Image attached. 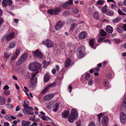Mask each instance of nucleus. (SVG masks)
<instances>
[{
    "instance_id": "obj_14",
    "label": "nucleus",
    "mask_w": 126,
    "mask_h": 126,
    "mask_svg": "<svg viewBox=\"0 0 126 126\" xmlns=\"http://www.w3.org/2000/svg\"><path fill=\"white\" fill-rule=\"evenodd\" d=\"M54 97V95L52 94L46 95L44 97V100L46 101L51 99Z\"/></svg>"
},
{
    "instance_id": "obj_48",
    "label": "nucleus",
    "mask_w": 126,
    "mask_h": 126,
    "mask_svg": "<svg viewBox=\"0 0 126 126\" xmlns=\"http://www.w3.org/2000/svg\"><path fill=\"white\" fill-rule=\"evenodd\" d=\"M5 118L8 120H10L11 118L10 116L9 115H6L4 116Z\"/></svg>"
},
{
    "instance_id": "obj_56",
    "label": "nucleus",
    "mask_w": 126,
    "mask_h": 126,
    "mask_svg": "<svg viewBox=\"0 0 126 126\" xmlns=\"http://www.w3.org/2000/svg\"><path fill=\"white\" fill-rule=\"evenodd\" d=\"M7 35H5L3 36L1 38V41H3L5 39H6V38Z\"/></svg>"
},
{
    "instance_id": "obj_3",
    "label": "nucleus",
    "mask_w": 126,
    "mask_h": 126,
    "mask_svg": "<svg viewBox=\"0 0 126 126\" xmlns=\"http://www.w3.org/2000/svg\"><path fill=\"white\" fill-rule=\"evenodd\" d=\"M120 121L121 123L124 124L126 123V113L121 112L120 114Z\"/></svg>"
},
{
    "instance_id": "obj_44",
    "label": "nucleus",
    "mask_w": 126,
    "mask_h": 126,
    "mask_svg": "<svg viewBox=\"0 0 126 126\" xmlns=\"http://www.w3.org/2000/svg\"><path fill=\"white\" fill-rule=\"evenodd\" d=\"M4 94L6 95H8L10 93V92L8 90H6L4 92Z\"/></svg>"
},
{
    "instance_id": "obj_39",
    "label": "nucleus",
    "mask_w": 126,
    "mask_h": 126,
    "mask_svg": "<svg viewBox=\"0 0 126 126\" xmlns=\"http://www.w3.org/2000/svg\"><path fill=\"white\" fill-rule=\"evenodd\" d=\"M104 3V1L99 0H98L97 2V4L98 5H102Z\"/></svg>"
},
{
    "instance_id": "obj_18",
    "label": "nucleus",
    "mask_w": 126,
    "mask_h": 126,
    "mask_svg": "<svg viewBox=\"0 0 126 126\" xmlns=\"http://www.w3.org/2000/svg\"><path fill=\"white\" fill-rule=\"evenodd\" d=\"M69 111L67 110H65L63 112L62 114V117L67 118L68 116Z\"/></svg>"
},
{
    "instance_id": "obj_29",
    "label": "nucleus",
    "mask_w": 126,
    "mask_h": 126,
    "mask_svg": "<svg viewBox=\"0 0 126 126\" xmlns=\"http://www.w3.org/2000/svg\"><path fill=\"white\" fill-rule=\"evenodd\" d=\"M95 39H92L89 41V44L91 47H92L94 45Z\"/></svg>"
},
{
    "instance_id": "obj_54",
    "label": "nucleus",
    "mask_w": 126,
    "mask_h": 126,
    "mask_svg": "<svg viewBox=\"0 0 126 126\" xmlns=\"http://www.w3.org/2000/svg\"><path fill=\"white\" fill-rule=\"evenodd\" d=\"M105 39L104 37H101L99 38L98 40V42H100L102 41Z\"/></svg>"
},
{
    "instance_id": "obj_31",
    "label": "nucleus",
    "mask_w": 126,
    "mask_h": 126,
    "mask_svg": "<svg viewBox=\"0 0 126 126\" xmlns=\"http://www.w3.org/2000/svg\"><path fill=\"white\" fill-rule=\"evenodd\" d=\"M100 34L101 36H105L107 35V33L101 29L100 31Z\"/></svg>"
},
{
    "instance_id": "obj_19",
    "label": "nucleus",
    "mask_w": 126,
    "mask_h": 126,
    "mask_svg": "<svg viewBox=\"0 0 126 126\" xmlns=\"http://www.w3.org/2000/svg\"><path fill=\"white\" fill-rule=\"evenodd\" d=\"M106 30L107 32L111 33L113 32V28L111 26L108 25L107 26Z\"/></svg>"
},
{
    "instance_id": "obj_24",
    "label": "nucleus",
    "mask_w": 126,
    "mask_h": 126,
    "mask_svg": "<svg viewBox=\"0 0 126 126\" xmlns=\"http://www.w3.org/2000/svg\"><path fill=\"white\" fill-rule=\"evenodd\" d=\"M106 14L108 15L111 16L114 15V13L111 10H107Z\"/></svg>"
},
{
    "instance_id": "obj_13",
    "label": "nucleus",
    "mask_w": 126,
    "mask_h": 126,
    "mask_svg": "<svg viewBox=\"0 0 126 126\" xmlns=\"http://www.w3.org/2000/svg\"><path fill=\"white\" fill-rule=\"evenodd\" d=\"M21 124L22 126H29L31 122L29 121L22 120L21 121Z\"/></svg>"
},
{
    "instance_id": "obj_52",
    "label": "nucleus",
    "mask_w": 126,
    "mask_h": 126,
    "mask_svg": "<svg viewBox=\"0 0 126 126\" xmlns=\"http://www.w3.org/2000/svg\"><path fill=\"white\" fill-rule=\"evenodd\" d=\"M68 5L66 2L63 3L62 5V6L63 8H66L67 6Z\"/></svg>"
},
{
    "instance_id": "obj_26",
    "label": "nucleus",
    "mask_w": 126,
    "mask_h": 126,
    "mask_svg": "<svg viewBox=\"0 0 126 126\" xmlns=\"http://www.w3.org/2000/svg\"><path fill=\"white\" fill-rule=\"evenodd\" d=\"M121 20V17H118L113 19L112 21L114 23H116L119 21Z\"/></svg>"
},
{
    "instance_id": "obj_5",
    "label": "nucleus",
    "mask_w": 126,
    "mask_h": 126,
    "mask_svg": "<svg viewBox=\"0 0 126 126\" xmlns=\"http://www.w3.org/2000/svg\"><path fill=\"white\" fill-rule=\"evenodd\" d=\"M61 11L59 8H57L55 10H49L47 11V12L52 15H56Z\"/></svg>"
},
{
    "instance_id": "obj_37",
    "label": "nucleus",
    "mask_w": 126,
    "mask_h": 126,
    "mask_svg": "<svg viewBox=\"0 0 126 126\" xmlns=\"http://www.w3.org/2000/svg\"><path fill=\"white\" fill-rule=\"evenodd\" d=\"M48 89L47 87H46L45 89H43L41 92V93L42 94H44L45 92H47Z\"/></svg>"
},
{
    "instance_id": "obj_25",
    "label": "nucleus",
    "mask_w": 126,
    "mask_h": 126,
    "mask_svg": "<svg viewBox=\"0 0 126 126\" xmlns=\"http://www.w3.org/2000/svg\"><path fill=\"white\" fill-rule=\"evenodd\" d=\"M15 45L16 43L14 42H13L9 44V47L10 48H13L15 47Z\"/></svg>"
},
{
    "instance_id": "obj_4",
    "label": "nucleus",
    "mask_w": 126,
    "mask_h": 126,
    "mask_svg": "<svg viewBox=\"0 0 126 126\" xmlns=\"http://www.w3.org/2000/svg\"><path fill=\"white\" fill-rule=\"evenodd\" d=\"M64 23V21H58L55 26V29L56 30H59L63 26Z\"/></svg>"
},
{
    "instance_id": "obj_59",
    "label": "nucleus",
    "mask_w": 126,
    "mask_h": 126,
    "mask_svg": "<svg viewBox=\"0 0 126 126\" xmlns=\"http://www.w3.org/2000/svg\"><path fill=\"white\" fill-rule=\"evenodd\" d=\"M90 80V81L88 83V85H91L93 84V82L92 79Z\"/></svg>"
},
{
    "instance_id": "obj_55",
    "label": "nucleus",
    "mask_w": 126,
    "mask_h": 126,
    "mask_svg": "<svg viewBox=\"0 0 126 126\" xmlns=\"http://www.w3.org/2000/svg\"><path fill=\"white\" fill-rule=\"evenodd\" d=\"M103 42H104L106 43L109 44H110L111 43V41L108 39H106L104 40Z\"/></svg>"
},
{
    "instance_id": "obj_62",
    "label": "nucleus",
    "mask_w": 126,
    "mask_h": 126,
    "mask_svg": "<svg viewBox=\"0 0 126 126\" xmlns=\"http://www.w3.org/2000/svg\"><path fill=\"white\" fill-rule=\"evenodd\" d=\"M31 80L33 81L34 83H35L37 81V78L36 77L35 78H34L32 80Z\"/></svg>"
},
{
    "instance_id": "obj_27",
    "label": "nucleus",
    "mask_w": 126,
    "mask_h": 126,
    "mask_svg": "<svg viewBox=\"0 0 126 126\" xmlns=\"http://www.w3.org/2000/svg\"><path fill=\"white\" fill-rule=\"evenodd\" d=\"M50 62L49 61L46 62V61H44L43 62L44 64V68H46L47 66L50 64Z\"/></svg>"
},
{
    "instance_id": "obj_30",
    "label": "nucleus",
    "mask_w": 126,
    "mask_h": 126,
    "mask_svg": "<svg viewBox=\"0 0 126 126\" xmlns=\"http://www.w3.org/2000/svg\"><path fill=\"white\" fill-rule=\"evenodd\" d=\"M93 17L96 19H97L99 17V14L97 12H95L94 13Z\"/></svg>"
},
{
    "instance_id": "obj_2",
    "label": "nucleus",
    "mask_w": 126,
    "mask_h": 126,
    "mask_svg": "<svg viewBox=\"0 0 126 126\" xmlns=\"http://www.w3.org/2000/svg\"><path fill=\"white\" fill-rule=\"evenodd\" d=\"M28 57V55L27 53H24L22 55L18 60L17 62V64L19 65L23 63L26 61Z\"/></svg>"
},
{
    "instance_id": "obj_50",
    "label": "nucleus",
    "mask_w": 126,
    "mask_h": 126,
    "mask_svg": "<svg viewBox=\"0 0 126 126\" xmlns=\"http://www.w3.org/2000/svg\"><path fill=\"white\" fill-rule=\"evenodd\" d=\"M117 31L119 33H121L123 32L122 30L119 28H117L116 29Z\"/></svg>"
},
{
    "instance_id": "obj_33",
    "label": "nucleus",
    "mask_w": 126,
    "mask_h": 126,
    "mask_svg": "<svg viewBox=\"0 0 126 126\" xmlns=\"http://www.w3.org/2000/svg\"><path fill=\"white\" fill-rule=\"evenodd\" d=\"M85 78L86 80H89L92 79L91 77L90 76L89 74H87L85 75Z\"/></svg>"
},
{
    "instance_id": "obj_22",
    "label": "nucleus",
    "mask_w": 126,
    "mask_h": 126,
    "mask_svg": "<svg viewBox=\"0 0 126 126\" xmlns=\"http://www.w3.org/2000/svg\"><path fill=\"white\" fill-rule=\"evenodd\" d=\"M29 104V103L28 101L27 100H25L24 101V104H23V106L25 108L28 107V105Z\"/></svg>"
},
{
    "instance_id": "obj_9",
    "label": "nucleus",
    "mask_w": 126,
    "mask_h": 126,
    "mask_svg": "<svg viewBox=\"0 0 126 126\" xmlns=\"http://www.w3.org/2000/svg\"><path fill=\"white\" fill-rule=\"evenodd\" d=\"M15 33L14 32L10 33L7 35L6 40L8 41H10L13 39L14 37Z\"/></svg>"
},
{
    "instance_id": "obj_16",
    "label": "nucleus",
    "mask_w": 126,
    "mask_h": 126,
    "mask_svg": "<svg viewBox=\"0 0 126 126\" xmlns=\"http://www.w3.org/2000/svg\"><path fill=\"white\" fill-rule=\"evenodd\" d=\"M71 62V59L69 58H67L66 60L65 63V67L66 68L68 67L70 65Z\"/></svg>"
},
{
    "instance_id": "obj_35",
    "label": "nucleus",
    "mask_w": 126,
    "mask_h": 126,
    "mask_svg": "<svg viewBox=\"0 0 126 126\" xmlns=\"http://www.w3.org/2000/svg\"><path fill=\"white\" fill-rule=\"evenodd\" d=\"M63 15L65 16H68L70 14V13L68 11H64L63 14Z\"/></svg>"
},
{
    "instance_id": "obj_7",
    "label": "nucleus",
    "mask_w": 126,
    "mask_h": 126,
    "mask_svg": "<svg viewBox=\"0 0 126 126\" xmlns=\"http://www.w3.org/2000/svg\"><path fill=\"white\" fill-rule=\"evenodd\" d=\"M109 121L108 117L106 116H104L102 119L101 124L103 126H107L108 125Z\"/></svg>"
},
{
    "instance_id": "obj_6",
    "label": "nucleus",
    "mask_w": 126,
    "mask_h": 126,
    "mask_svg": "<svg viewBox=\"0 0 126 126\" xmlns=\"http://www.w3.org/2000/svg\"><path fill=\"white\" fill-rule=\"evenodd\" d=\"M43 44L45 45L48 48L52 47L54 46V44L49 40H47L43 42Z\"/></svg>"
},
{
    "instance_id": "obj_60",
    "label": "nucleus",
    "mask_w": 126,
    "mask_h": 126,
    "mask_svg": "<svg viewBox=\"0 0 126 126\" xmlns=\"http://www.w3.org/2000/svg\"><path fill=\"white\" fill-rule=\"evenodd\" d=\"M7 3L8 5L10 6L12 5V1L11 0H9L8 2L7 1Z\"/></svg>"
},
{
    "instance_id": "obj_15",
    "label": "nucleus",
    "mask_w": 126,
    "mask_h": 126,
    "mask_svg": "<svg viewBox=\"0 0 126 126\" xmlns=\"http://www.w3.org/2000/svg\"><path fill=\"white\" fill-rule=\"evenodd\" d=\"M71 112L72 115L73 116L75 117L76 118H77L78 117V114L77 111L75 109H72Z\"/></svg>"
},
{
    "instance_id": "obj_40",
    "label": "nucleus",
    "mask_w": 126,
    "mask_h": 126,
    "mask_svg": "<svg viewBox=\"0 0 126 126\" xmlns=\"http://www.w3.org/2000/svg\"><path fill=\"white\" fill-rule=\"evenodd\" d=\"M37 73L36 72H34L32 73L31 75V80H32L35 77L36 75L37 74Z\"/></svg>"
},
{
    "instance_id": "obj_45",
    "label": "nucleus",
    "mask_w": 126,
    "mask_h": 126,
    "mask_svg": "<svg viewBox=\"0 0 126 126\" xmlns=\"http://www.w3.org/2000/svg\"><path fill=\"white\" fill-rule=\"evenodd\" d=\"M25 111L29 115H33L34 114L33 112L31 111V112H30V111L28 110H26Z\"/></svg>"
},
{
    "instance_id": "obj_17",
    "label": "nucleus",
    "mask_w": 126,
    "mask_h": 126,
    "mask_svg": "<svg viewBox=\"0 0 126 126\" xmlns=\"http://www.w3.org/2000/svg\"><path fill=\"white\" fill-rule=\"evenodd\" d=\"M75 117L72 115H70L68 119V121L70 123H73L75 120L77 118H76Z\"/></svg>"
},
{
    "instance_id": "obj_21",
    "label": "nucleus",
    "mask_w": 126,
    "mask_h": 126,
    "mask_svg": "<svg viewBox=\"0 0 126 126\" xmlns=\"http://www.w3.org/2000/svg\"><path fill=\"white\" fill-rule=\"evenodd\" d=\"M50 79V76L48 74H46L44 77V80L45 82H46L48 81Z\"/></svg>"
},
{
    "instance_id": "obj_51",
    "label": "nucleus",
    "mask_w": 126,
    "mask_h": 126,
    "mask_svg": "<svg viewBox=\"0 0 126 126\" xmlns=\"http://www.w3.org/2000/svg\"><path fill=\"white\" fill-rule=\"evenodd\" d=\"M55 85V83H52L49 84L47 87H48V88L49 89V87H52L54 86Z\"/></svg>"
},
{
    "instance_id": "obj_8",
    "label": "nucleus",
    "mask_w": 126,
    "mask_h": 126,
    "mask_svg": "<svg viewBox=\"0 0 126 126\" xmlns=\"http://www.w3.org/2000/svg\"><path fill=\"white\" fill-rule=\"evenodd\" d=\"M32 53L34 56L37 58H41L42 56V54L38 49L36 50Z\"/></svg>"
},
{
    "instance_id": "obj_61",
    "label": "nucleus",
    "mask_w": 126,
    "mask_h": 126,
    "mask_svg": "<svg viewBox=\"0 0 126 126\" xmlns=\"http://www.w3.org/2000/svg\"><path fill=\"white\" fill-rule=\"evenodd\" d=\"M9 88V87L8 85L5 86L3 88L4 89L6 90H7Z\"/></svg>"
},
{
    "instance_id": "obj_32",
    "label": "nucleus",
    "mask_w": 126,
    "mask_h": 126,
    "mask_svg": "<svg viewBox=\"0 0 126 126\" xmlns=\"http://www.w3.org/2000/svg\"><path fill=\"white\" fill-rule=\"evenodd\" d=\"M7 0H3L2 2V6L5 7L7 5Z\"/></svg>"
},
{
    "instance_id": "obj_43",
    "label": "nucleus",
    "mask_w": 126,
    "mask_h": 126,
    "mask_svg": "<svg viewBox=\"0 0 126 126\" xmlns=\"http://www.w3.org/2000/svg\"><path fill=\"white\" fill-rule=\"evenodd\" d=\"M118 11L119 14L120 15H126L125 13H123L120 9H118Z\"/></svg>"
},
{
    "instance_id": "obj_12",
    "label": "nucleus",
    "mask_w": 126,
    "mask_h": 126,
    "mask_svg": "<svg viewBox=\"0 0 126 126\" xmlns=\"http://www.w3.org/2000/svg\"><path fill=\"white\" fill-rule=\"evenodd\" d=\"M87 36V33L85 32H82L80 33L79 37V39H83L85 38Z\"/></svg>"
},
{
    "instance_id": "obj_49",
    "label": "nucleus",
    "mask_w": 126,
    "mask_h": 126,
    "mask_svg": "<svg viewBox=\"0 0 126 126\" xmlns=\"http://www.w3.org/2000/svg\"><path fill=\"white\" fill-rule=\"evenodd\" d=\"M103 115V114L102 113H101L98 115V120L100 121L101 117Z\"/></svg>"
},
{
    "instance_id": "obj_23",
    "label": "nucleus",
    "mask_w": 126,
    "mask_h": 126,
    "mask_svg": "<svg viewBox=\"0 0 126 126\" xmlns=\"http://www.w3.org/2000/svg\"><path fill=\"white\" fill-rule=\"evenodd\" d=\"M53 111L56 112V111L59 108V105L57 103H56L53 106Z\"/></svg>"
},
{
    "instance_id": "obj_38",
    "label": "nucleus",
    "mask_w": 126,
    "mask_h": 126,
    "mask_svg": "<svg viewBox=\"0 0 126 126\" xmlns=\"http://www.w3.org/2000/svg\"><path fill=\"white\" fill-rule=\"evenodd\" d=\"M75 20L74 19H69L67 21V24H70L75 22Z\"/></svg>"
},
{
    "instance_id": "obj_36",
    "label": "nucleus",
    "mask_w": 126,
    "mask_h": 126,
    "mask_svg": "<svg viewBox=\"0 0 126 126\" xmlns=\"http://www.w3.org/2000/svg\"><path fill=\"white\" fill-rule=\"evenodd\" d=\"M103 83L104 86L106 87H107L109 85V82L108 80L106 79H105L103 81Z\"/></svg>"
},
{
    "instance_id": "obj_53",
    "label": "nucleus",
    "mask_w": 126,
    "mask_h": 126,
    "mask_svg": "<svg viewBox=\"0 0 126 126\" xmlns=\"http://www.w3.org/2000/svg\"><path fill=\"white\" fill-rule=\"evenodd\" d=\"M73 12L74 13H77L79 12V10L77 8H74L73 9Z\"/></svg>"
},
{
    "instance_id": "obj_47",
    "label": "nucleus",
    "mask_w": 126,
    "mask_h": 126,
    "mask_svg": "<svg viewBox=\"0 0 126 126\" xmlns=\"http://www.w3.org/2000/svg\"><path fill=\"white\" fill-rule=\"evenodd\" d=\"M10 54L8 53L5 52L4 54V57L5 58H7L10 56Z\"/></svg>"
},
{
    "instance_id": "obj_41",
    "label": "nucleus",
    "mask_w": 126,
    "mask_h": 126,
    "mask_svg": "<svg viewBox=\"0 0 126 126\" xmlns=\"http://www.w3.org/2000/svg\"><path fill=\"white\" fill-rule=\"evenodd\" d=\"M6 106L7 108L10 109H12L13 108V107L11 104H8L6 105Z\"/></svg>"
},
{
    "instance_id": "obj_11",
    "label": "nucleus",
    "mask_w": 126,
    "mask_h": 126,
    "mask_svg": "<svg viewBox=\"0 0 126 126\" xmlns=\"http://www.w3.org/2000/svg\"><path fill=\"white\" fill-rule=\"evenodd\" d=\"M20 51L19 49H17L11 59V60H14L19 55Z\"/></svg>"
},
{
    "instance_id": "obj_57",
    "label": "nucleus",
    "mask_w": 126,
    "mask_h": 126,
    "mask_svg": "<svg viewBox=\"0 0 126 126\" xmlns=\"http://www.w3.org/2000/svg\"><path fill=\"white\" fill-rule=\"evenodd\" d=\"M114 41L117 43H119L121 42V41L119 39H114Z\"/></svg>"
},
{
    "instance_id": "obj_34",
    "label": "nucleus",
    "mask_w": 126,
    "mask_h": 126,
    "mask_svg": "<svg viewBox=\"0 0 126 126\" xmlns=\"http://www.w3.org/2000/svg\"><path fill=\"white\" fill-rule=\"evenodd\" d=\"M107 6V5H106L104 6L102 8V12L103 13H106Z\"/></svg>"
},
{
    "instance_id": "obj_1",
    "label": "nucleus",
    "mask_w": 126,
    "mask_h": 126,
    "mask_svg": "<svg viewBox=\"0 0 126 126\" xmlns=\"http://www.w3.org/2000/svg\"><path fill=\"white\" fill-rule=\"evenodd\" d=\"M40 63H32L30 64L29 66V69L31 71H34L37 70L40 67Z\"/></svg>"
},
{
    "instance_id": "obj_20",
    "label": "nucleus",
    "mask_w": 126,
    "mask_h": 126,
    "mask_svg": "<svg viewBox=\"0 0 126 126\" xmlns=\"http://www.w3.org/2000/svg\"><path fill=\"white\" fill-rule=\"evenodd\" d=\"M5 102V99L3 96L0 97V105H3Z\"/></svg>"
},
{
    "instance_id": "obj_46",
    "label": "nucleus",
    "mask_w": 126,
    "mask_h": 126,
    "mask_svg": "<svg viewBox=\"0 0 126 126\" xmlns=\"http://www.w3.org/2000/svg\"><path fill=\"white\" fill-rule=\"evenodd\" d=\"M88 126H96L95 123L93 122H91L88 125Z\"/></svg>"
},
{
    "instance_id": "obj_63",
    "label": "nucleus",
    "mask_w": 126,
    "mask_h": 126,
    "mask_svg": "<svg viewBox=\"0 0 126 126\" xmlns=\"http://www.w3.org/2000/svg\"><path fill=\"white\" fill-rule=\"evenodd\" d=\"M4 125L5 126H9V124L8 122H5L4 123Z\"/></svg>"
},
{
    "instance_id": "obj_42",
    "label": "nucleus",
    "mask_w": 126,
    "mask_h": 126,
    "mask_svg": "<svg viewBox=\"0 0 126 126\" xmlns=\"http://www.w3.org/2000/svg\"><path fill=\"white\" fill-rule=\"evenodd\" d=\"M73 0H69L68 1L66 2V3L68 5H71L73 3Z\"/></svg>"
},
{
    "instance_id": "obj_28",
    "label": "nucleus",
    "mask_w": 126,
    "mask_h": 126,
    "mask_svg": "<svg viewBox=\"0 0 126 126\" xmlns=\"http://www.w3.org/2000/svg\"><path fill=\"white\" fill-rule=\"evenodd\" d=\"M22 74L24 76L26 77H28L30 76V74L26 71H23V72Z\"/></svg>"
},
{
    "instance_id": "obj_64",
    "label": "nucleus",
    "mask_w": 126,
    "mask_h": 126,
    "mask_svg": "<svg viewBox=\"0 0 126 126\" xmlns=\"http://www.w3.org/2000/svg\"><path fill=\"white\" fill-rule=\"evenodd\" d=\"M121 10L123 12L126 13V8L125 7H121Z\"/></svg>"
},
{
    "instance_id": "obj_10",
    "label": "nucleus",
    "mask_w": 126,
    "mask_h": 126,
    "mask_svg": "<svg viewBox=\"0 0 126 126\" xmlns=\"http://www.w3.org/2000/svg\"><path fill=\"white\" fill-rule=\"evenodd\" d=\"M120 109L124 111H126V97L125 98L121 106Z\"/></svg>"
},
{
    "instance_id": "obj_58",
    "label": "nucleus",
    "mask_w": 126,
    "mask_h": 126,
    "mask_svg": "<svg viewBox=\"0 0 126 126\" xmlns=\"http://www.w3.org/2000/svg\"><path fill=\"white\" fill-rule=\"evenodd\" d=\"M111 8L112 9H115V8H118L117 7L113 4H111Z\"/></svg>"
}]
</instances>
